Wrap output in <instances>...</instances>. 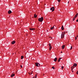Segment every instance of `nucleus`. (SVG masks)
<instances>
[{"instance_id": "obj_8", "label": "nucleus", "mask_w": 78, "mask_h": 78, "mask_svg": "<svg viewBox=\"0 0 78 78\" xmlns=\"http://www.w3.org/2000/svg\"><path fill=\"white\" fill-rule=\"evenodd\" d=\"M16 43V41H13L12 42V44H14Z\"/></svg>"}, {"instance_id": "obj_3", "label": "nucleus", "mask_w": 78, "mask_h": 78, "mask_svg": "<svg viewBox=\"0 0 78 78\" xmlns=\"http://www.w3.org/2000/svg\"><path fill=\"white\" fill-rule=\"evenodd\" d=\"M35 65L37 67H39L40 66V64L38 63H36Z\"/></svg>"}, {"instance_id": "obj_4", "label": "nucleus", "mask_w": 78, "mask_h": 78, "mask_svg": "<svg viewBox=\"0 0 78 78\" xmlns=\"http://www.w3.org/2000/svg\"><path fill=\"white\" fill-rule=\"evenodd\" d=\"M50 10H52V12H53V11H55V8L53 7H52V8H51Z\"/></svg>"}, {"instance_id": "obj_36", "label": "nucleus", "mask_w": 78, "mask_h": 78, "mask_svg": "<svg viewBox=\"0 0 78 78\" xmlns=\"http://www.w3.org/2000/svg\"><path fill=\"white\" fill-rule=\"evenodd\" d=\"M51 39H52V37H51Z\"/></svg>"}, {"instance_id": "obj_19", "label": "nucleus", "mask_w": 78, "mask_h": 78, "mask_svg": "<svg viewBox=\"0 0 78 78\" xmlns=\"http://www.w3.org/2000/svg\"><path fill=\"white\" fill-rule=\"evenodd\" d=\"M71 69V70H73V66H72Z\"/></svg>"}, {"instance_id": "obj_18", "label": "nucleus", "mask_w": 78, "mask_h": 78, "mask_svg": "<svg viewBox=\"0 0 78 78\" xmlns=\"http://www.w3.org/2000/svg\"><path fill=\"white\" fill-rule=\"evenodd\" d=\"M75 17H74L73 19V21H74V20H75Z\"/></svg>"}, {"instance_id": "obj_5", "label": "nucleus", "mask_w": 78, "mask_h": 78, "mask_svg": "<svg viewBox=\"0 0 78 78\" xmlns=\"http://www.w3.org/2000/svg\"><path fill=\"white\" fill-rule=\"evenodd\" d=\"M56 28V26H54L53 27H51L50 28L51 30H53V29L54 28Z\"/></svg>"}, {"instance_id": "obj_23", "label": "nucleus", "mask_w": 78, "mask_h": 78, "mask_svg": "<svg viewBox=\"0 0 78 78\" xmlns=\"http://www.w3.org/2000/svg\"><path fill=\"white\" fill-rule=\"evenodd\" d=\"M36 77H37V74H36L35 76V78H36Z\"/></svg>"}, {"instance_id": "obj_33", "label": "nucleus", "mask_w": 78, "mask_h": 78, "mask_svg": "<svg viewBox=\"0 0 78 78\" xmlns=\"http://www.w3.org/2000/svg\"><path fill=\"white\" fill-rule=\"evenodd\" d=\"M72 72H73V70H72Z\"/></svg>"}, {"instance_id": "obj_35", "label": "nucleus", "mask_w": 78, "mask_h": 78, "mask_svg": "<svg viewBox=\"0 0 78 78\" xmlns=\"http://www.w3.org/2000/svg\"><path fill=\"white\" fill-rule=\"evenodd\" d=\"M76 37H78V36H76Z\"/></svg>"}, {"instance_id": "obj_25", "label": "nucleus", "mask_w": 78, "mask_h": 78, "mask_svg": "<svg viewBox=\"0 0 78 78\" xmlns=\"http://www.w3.org/2000/svg\"><path fill=\"white\" fill-rule=\"evenodd\" d=\"M73 47L72 46H71V48H70V50H72V49Z\"/></svg>"}, {"instance_id": "obj_11", "label": "nucleus", "mask_w": 78, "mask_h": 78, "mask_svg": "<svg viewBox=\"0 0 78 78\" xmlns=\"http://www.w3.org/2000/svg\"><path fill=\"white\" fill-rule=\"evenodd\" d=\"M78 13L76 14V15L74 17L76 18V17H77L78 16Z\"/></svg>"}, {"instance_id": "obj_30", "label": "nucleus", "mask_w": 78, "mask_h": 78, "mask_svg": "<svg viewBox=\"0 0 78 78\" xmlns=\"http://www.w3.org/2000/svg\"><path fill=\"white\" fill-rule=\"evenodd\" d=\"M60 0H58V1L59 2H60Z\"/></svg>"}, {"instance_id": "obj_17", "label": "nucleus", "mask_w": 78, "mask_h": 78, "mask_svg": "<svg viewBox=\"0 0 78 78\" xmlns=\"http://www.w3.org/2000/svg\"><path fill=\"white\" fill-rule=\"evenodd\" d=\"M50 47H49V50H51V48H52V47L51 46H49Z\"/></svg>"}, {"instance_id": "obj_31", "label": "nucleus", "mask_w": 78, "mask_h": 78, "mask_svg": "<svg viewBox=\"0 0 78 78\" xmlns=\"http://www.w3.org/2000/svg\"><path fill=\"white\" fill-rule=\"evenodd\" d=\"M73 69H74V68L75 67H74V66H73Z\"/></svg>"}, {"instance_id": "obj_13", "label": "nucleus", "mask_w": 78, "mask_h": 78, "mask_svg": "<svg viewBox=\"0 0 78 78\" xmlns=\"http://www.w3.org/2000/svg\"><path fill=\"white\" fill-rule=\"evenodd\" d=\"M65 45H63L62 47V49H64V48L65 47Z\"/></svg>"}, {"instance_id": "obj_1", "label": "nucleus", "mask_w": 78, "mask_h": 78, "mask_svg": "<svg viewBox=\"0 0 78 78\" xmlns=\"http://www.w3.org/2000/svg\"><path fill=\"white\" fill-rule=\"evenodd\" d=\"M38 20L39 22H42L44 20V18L41 17V18H39L38 19Z\"/></svg>"}, {"instance_id": "obj_20", "label": "nucleus", "mask_w": 78, "mask_h": 78, "mask_svg": "<svg viewBox=\"0 0 78 78\" xmlns=\"http://www.w3.org/2000/svg\"><path fill=\"white\" fill-rule=\"evenodd\" d=\"M23 56H21V59H23Z\"/></svg>"}, {"instance_id": "obj_10", "label": "nucleus", "mask_w": 78, "mask_h": 78, "mask_svg": "<svg viewBox=\"0 0 78 78\" xmlns=\"http://www.w3.org/2000/svg\"><path fill=\"white\" fill-rule=\"evenodd\" d=\"M12 12H11V11L9 10L8 11V14H11Z\"/></svg>"}, {"instance_id": "obj_15", "label": "nucleus", "mask_w": 78, "mask_h": 78, "mask_svg": "<svg viewBox=\"0 0 78 78\" xmlns=\"http://www.w3.org/2000/svg\"><path fill=\"white\" fill-rule=\"evenodd\" d=\"M14 75H15V74H13L11 75V77H13V76H14Z\"/></svg>"}, {"instance_id": "obj_34", "label": "nucleus", "mask_w": 78, "mask_h": 78, "mask_svg": "<svg viewBox=\"0 0 78 78\" xmlns=\"http://www.w3.org/2000/svg\"><path fill=\"white\" fill-rule=\"evenodd\" d=\"M61 53H62V51H61Z\"/></svg>"}, {"instance_id": "obj_32", "label": "nucleus", "mask_w": 78, "mask_h": 78, "mask_svg": "<svg viewBox=\"0 0 78 78\" xmlns=\"http://www.w3.org/2000/svg\"><path fill=\"white\" fill-rule=\"evenodd\" d=\"M69 1H68V3L69 4Z\"/></svg>"}, {"instance_id": "obj_28", "label": "nucleus", "mask_w": 78, "mask_h": 78, "mask_svg": "<svg viewBox=\"0 0 78 78\" xmlns=\"http://www.w3.org/2000/svg\"><path fill=\"white\" fill-rule=\"evenodd\" d=\"M76 39H77V37H75V40H76Z\"/></svg>"}, {"instance_id": "obj_26", "label": "nucleus", "mask_w": 78, "mask_h": 78, "mask_svg": "<svg viewBox=\"0 0 78 78\" xmlns=\"http://www.w3.org/2000/svg\"><path fill=\"white\" fill-rule=\"evenodd\" d=\"M49 47H50V46H51V44H50V43H49Z\"/></svg>"}, {"instance_id": "obj_14", "label": "nucleus", "mask_w": 78, "mask_h": 78, "mask_svg": "<svg viewBox=\"0 0 78 78\" xmlns=\"http://www.w3.org/2000/svg\"><path fill=\"white\" fill-rule=\"evenodd\" d=\"M34 17H35V18H36V17H37V15H36V14H35L34 15Z\"/></svg>"}, {"instance_id": "obj_6", "label": "nucleus", "mask_w": 78, "mask_h": 78, "mask_svg": "<svg viewBox=\"0 0 78 78\" xmlns=\"http://www.w3.org/2000/svg\"><path fill=\"white\" fill-rule=\"evenodd\" d=\"M57 59H58V58H55V59L54 60V61H55V62H56V61H57Z\"/></svg>"}, {"instance_id": "obj_16", "label": "nucleus", "mask_w": 78, "mask_h": 78, "mask_svg": "<svg viewBox=\"0 0 78 78\" xmlns=\"http://www.w3.org/2000/svg\"><path fill=\"white\" fill-rule=\"evenodd\" d=\"M61 28L62 30H64V26H62Z\"/></svg>"}, {"instance_id": "obj_29", "label": "nucleus", "mask_w": 78, "mask_h": 78, "mask_svg": "<svg viewBox=\"0 0 78 78\" xmlns=\"http://www.w3.org/2000/svg\"><path fill=\"white\" fill-rule=\"evenodd\" d=\"M20 67L21 68H22V65L20 66Z\"/></svg>"}, {"instance_id": "obj_24", "label": "nucleus", "mask_w": 78, "mask_h": 78, "mask_svg": "<svg viewBox=\"0 0 78 78\" xmlns=\"http://www.w3.org/2000/svg\"><path fill=\"white\" fill-rule=\"evenodd\" d=\"M52 69H55V67H54V66H53L52 67Z\"/></svg>"}, {"instance_id": "obj_12", "label": "nucleus", "mask_w": 78, "mask_h": 78, "mask_svg": "<svg viewBox=\"0 0 78 78\" xmlns=\"http://www.w3.org/2000/svg\"><path fill=\"white\" fill-rule=\"evenodd\" d=\"M61 59H62L61 58H59L58 60V62H60Z\"/></svg>"}, {"instance_id": "obj_22", "label": "nucleus", "mask_w": 78, "mask_h": 78, "mask_svg": "<svg viewBox=\"0 0 78 78\" xmlns=\"http://www.w3.org/2000/svg\"><path fill=\"white\" fill-rule=\"evenodd\" d=\"M62 67V69H64V66H62L61 67Z\"/></svg>"}, {"instance_id": "obj_2", "label": "nucleus", "mask_w": 78, "mask_h": 78, "mask_svg": "<svg viewBox=\"0 0 78 78\" xmlns=\"http://www.w3.org/2000/svg\"><path fill=\"white\" fill-rule=\"evenodd\" d=\"M66 33L65 32H62V33L61 36V38H62L64 37V35H65V34Z\"/></svg>"}, {"instance_id": "obj_27", "label": "nucleus", "mask_w": 78, "mask_h": 78, "mask_svg": "<svg viewBox=\"0 0 78 78\" xmlns=\"http://www.w3.org/2000/svg\"><path fill=\"white\" fill-rule=\"evenodd\" d=\"M76 74H77V75H78V70L77 71V72L76 73Z\"/></svg>"}, {"instance_id": "obj_21", "label": "nucleus", "mask_w": 78, "mask_h": 78, "mask_svg": "<svg viewBox=\"0 0 78 78\" xmlns=\"http://www.w3.org/2000/svg\"><path fill=\"white\" fill-rule=\"evenodd\" d=\"M32 73H33V71L31 73H29V74H30V75H31Z\"/></svg>"}, {"instance_id": "obj_7", "label": "nucleus", "mask_w": 78, "mask_h": 78, "mask_svg": "<svg viewBox=\"0 0 78 78\" xmlns=\"http://www.w3.org/2000/svg\"><path fill=\"white\" fill-rule=\"evenodd\" d=\"M73 66H74V67H76V66H77V64H76V63H74L73 65Z\"/></svg>"}, {"instance_id": "obj_9", "label": "nucleus", "mask_w": 78, "mask_h": 78, "mask_svg": "<svg viewBox=\"0 0 78 78\" xmlns=\"http://www.w3.org/2000/svg\"><path fill=\"white\" fill-rule=\"evenodd\" d=\"M30 30L32 31V30H34V28H30Z\"/></svg>"}, {"instance_id": "obj_37", "label": "nucleus", "mask_w": 78, "mask_h": 78, "mask_svg": "<svg viewBox=\"0 0 78 78\" xmlns=\"http://www.w3.org/2000/svg\"><path fill=\"white\" fill-rule=\"evenodd\" d=\"M77 1H78V0H77Z\"/></svg>"}]
</instances>
